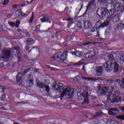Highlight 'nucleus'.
<instances>
[{"label": "nucleus", "instance_id": "nucleus-6", "mask_svg": "<svg viewBox=\"0 0 124 124\" xmlns=\"http://www.w3.org/2000/svg\"><path fill=\"white\" fill-rule=\"evenodd\" d=\"M95 3L94 2H91L89 3L86 11L84 14H87V12H93V10H95Z\"/></svg>", "mask_w": 124, "mask_h": 124}, {"label": "nucleus", "instance_id": "nucleus-30", "mask_svg": "<svg viewBox=\"0 0 124 124\" xmlns=\"http://www.w3.org/2000/svg\"><path fill=\"white\" fill-rule=\"evenodd\" d=\"M29 84L30 85V86H33V81L32 80H30Z\"/></svg>", "mask_w": 124, "mask_h": 124}, {"label": "nucleus", "instance_id": "nucleus-48", "mask_svg": "<svg viewBox=\"0 0 124 124\" xmlns=\"http://www.w3.org/2000/svg\"><path fill=\"white\" fill-rule=\"evenodd\" d=\"M34 0H32L30 2V3H31V2H32V1H34Z\"/></svg>", "mask_w": 124, "mask_h": 124}, {"label": "nucleus", "instance_id": "nucleus-38", "mask_svg": "<svg viewBox=\"0 0 124 124\" xmlns=\"http://www.w3.org/2000/svg\"><path fill=\"white\" fill-rule=\"evenodd\" d=\"M0 88H1L0 92L2 93V92H3V87H1V86H0Z\"/></svg>", "mask_w": 124, "mask_h": 124}, {"label": "nucleus", "instance_id": "nucleus-41", "mask_svg": "<svg viewBox=\"0 0 124 124\" xmlns=\"http://www.w3.org/2000/svg\"><path fill=\"white\" fill-rule=\"evenodd\" d=\"M100 34L99 33L97 32V35H96V37H99L100 36Z\"/></svg>", "mask_w": 124, "mask_h": 124}, {"label": "nucleus", "instance_id": "nucleus-19", "mask_svg": "<svg viewBox=\"0 0 124 124\" xmlns=\"http://www.w3.org/2000/svg\"><path fill=\"white\" fill-rule=\"evenodd\" d=\"M15 16L17 18L22 16V11L20 10L16 11V12Z\"/></svg>", "mask_w": 124, "mask_h": 124}, {"label": "nucleus", "instance_id": "nucleus-52", "mask_svg": "<svg viewBox=\"0 0 124 124\" xmlns=\"http://www.w3.org/2000/svg\"><path fill=\"white\" fill-rule=\"evenodd\" d=\"M1 46V45L0 44V46Z\"/></svg>", "mask_w": 124, "mask_h": 124}, {"label": "nucleus", "instance_id": "nucleus-43", "mask_svg": "<svg viewBox=\"0 0 124 124\" xmlns=\"http://www.w3.org/2000/svg\"><path fill=\"white\" fill-rule=\"evenodd\" d=\"M52 70H57V69L56 68H52Z\"/></svg>", "mask_w": 124, "mask_h": 124}, {"label": "nucleus", "instance_id": "nucleus-13", "mask_svg": "<svg viewBox=\"0 0 124 124\" xmlns=\"http://www.w3.org/2000/svg\"><path fill=\"white\" fill-rule=\"evenodd\" d=\"M84 24L85 29H90L92 27V22L89 20L85 21Z\"/></svg>", "mask_w": 124, "mask_h": 124}, {"label": "nucleus", "instance_id": "nucleus-11", "mask_svg": "<svg viewBox=\"0 0 124 124\" xmlns=\"http://www.w3.org/2000/svg\"><path fill=\"white\" fill-rule=\"evenodd\" d=\"M26 44L27 46L25 47V49L26 50H29V49L30 48V47L29 46L30 45H32V44H34V41H33V40H32V39H29L27 40L26 42Z\"/></svg>", "mask_w": 124, "mask_h": 124}, {"label": "nucleus", "instance_id": "nucleus-39", "mask_svg": "<svg viewBox=\"0 0 124 124\" xmlns=\"http://www.w3.org/2000/svg\"><path fill=\"white\" fill-rule=\"evenodd\" d=\"M82 70L83 72H85V66H83Z\"/></svg>", "mask_w": 124, "mask_h": 124}, {"label": "nucleus", "instance_id": "nucleus-20", "mask_svg": "<svg viewBox=\"0 0 124 124\" xmlns=\"http://www.w3.org/2000/svg\"><path fill=\"white\" fill-rule=\"evenodd\" d=\"M75 55L77 56V57H82V55H83V53H82V52L80 51H77L75 52Z\"/></svg>", "mask_w": 124, "mask_h": 124}, {"label": "nucleus", "instance_id": "nucleus-49", "mask_svg": "<svg viewBox=\"0 0 124 124\" xmlns=\"http://www.w3.org/2000/svg\"><path fill=\"white\" fill-rule=\"evenodd\" d=\"M113 12V10H110V12Z\"/></svg>", "mask_w": 124, "mask_h": 124}, {"label": "nucleus", "instance_id": "nucleus-55", "mask_svg": "<svg viewBox=\"0 0 124 124\" xmlns=\"http://www.w3.org/2000/svg\"><path fill=\"white\" fill-rule=\"evenodd\" d=\"M112 109L115 110V109Z\"/></svg>", "mask_w": 124, "mask_h": 124}, {"label": "nucleus", "instance_id": "nucleus-14", "mask_svg": "<svg viewBox=\"0 0 124 124\" xmlns=\"http://www.w3.org/2000/svg\"><path fill=\"white\" fill-rule=\"evenodd\" d=\"M100 12H101L102 17H105L107 13H108V10L105 8H102Z\"/></svg>", "mask_w": 124, "mask_h": 124}, {"label": "nucleus", "instance_id": "nucleus-40", "mask_svg": "<svg viewBox=\"0 0 124 124\" xmlns=\"http://www.w3.org/2000/svg\"><path fill=\"white\" fill-rule=\"evenodd\" d=\"M70 54H71L72 55H75V52H73V51H71Z\"/></svg>", "mask_w": 124, "mask_h": 124}, {"label": "nucleus", "instance_id": "nucleus-36", "mask_svg": "<svg viewBox=\"0 0 124 124\" xmlns=\"http://www.w3.org/2000/svg\"><path fill=\"white\" fill-rule=\"evenodd\" d=\"M63 45L64 46H66L67 45V41L64 42Z\"/></svg>", "mask_w": 124, "mask_h": 124}, {"label": "nucleus", "instance_id": "nucleus-16", "mask_svg": "<svg viewBox=\"0 0 124 124\" xmlns=\"http://www.w3.org/2000/svg\"><path fill=\"white\" fill-rule=\"evenodd\" d=\"M40 20L42 23H45V22H49V23H51V20H50V19H49V17H48V16L41 18Z\"/></svg>", "mask_w": 124, "mask_h": 124}, {"label": "nucleus", "instance_id": "nucleus-18", "mask_svg": "<svg viewBox=\"0 0 124 124\" xmlns=\"http://www.w3.org/2000/svg\"><path fill=\"white\" fill-rule=\"evenodd\" d=\"M20 75H21L20 73L17 74L16 80L17 83H18V84H22V79H21V78H20V77H19Z\"/></svg>", "mask_w": 124, "mask_h": 124}, {"label": "nucleus", "instance_id": "nucleus-17", "mask_svg": "<svg viewBox=\"0 0 124 124\" xmlns=\"http://www.w3.org/2000/svg\"><path fill=\"white\" fill-rule=\"evenodd\" d=\"M11 52H16L17 53L20 54V48L19 46H16L14 48H12L10 50Z\"/></svg>", "mask_w": 124, "mask_h": 124}, {"label": "nucleus", "instance_id": "nucleus-1", "mask_svg": "<svg viewBox=\"0 0 124 124\" xmlns=\"http://www.w3.org/2000/svg\"><path fill=\"white\" fill-rule=\"evenodd\" d=\"M52 90L56 91L57 93L62 92L60 98L61 100H62L63 98H66L67 99L71 98L74 94V92L70 87H66L56 81L52 85Z\"/></svg>", "mask_w": 124, "mask_h": 124}, {"label": "nucleus", "instance_id": "nucleus-24", "mask_svg": "<svg viewBox=\"0 0 124 124\" xmlns=\"http://www.w3.org/2000/svg\"><path fill=\"white\" fill-rule=\"evenodd\" d=\"M108 0H99L98 2L99 3L102 4V3H107Z\"/></svg>", "mask_w": 124, "mask_h": 124}, {"label": "nucleus", "instance_id": "nucleus-44", "mask_svg": "<svg viewBox=\"0 0 124 124\" xmlns=\"http://www.w3.org/2000/svg\"><path fill=\"white\" fill-rule=\"evenodd\" d=\"M84 102H85V103H88V100L85 99V101H84Z\"/></svg>", "mask_w": 124, "mask_h": 124}, {"label": "nucleus", "instance_id": "nucleus-5", "mask_svg": "<svg viewBox=\"0 0 124 124\" xmlns=\"http://www.w3.org/2000/svg\"><path fill=\"white\" fill-rule=\"evenodd\" d=\"M64 54H65V52L63 53L58 52L56 53L52 57V59L53 61H56V62H60L61 61H64V58H65V56H64Z\"/></svg>", "mask_w": 124, "mask_h": 124}, {"label": "nucleus", "instance_id": "nucleus-51", "mask_svg": "<svg viewBox=\"0 0 124 124\" xmlns=\"http://www.w3.org/2000/svg\"><path fill=\"white\" fill-rule=\"evenodd\" d=\"M26 34L28 35V36H29V33H27Z\"/></svg>", "mask_w": 124, "mask_h": 124}, {"label": "nucleus", "instance_id": "nucleus-12", "mask_svg": "<svg viewBox=\"0 0 124 124\" xmlns=\"http://www.w3.org/2000/svg\"><path fill=\"white\" fill-rule=\"evenodd\" d=\"M8 24L12 27V28H14V27H16V28H19V25H20V21L16 20V23H15L14 22H9Z\"/></svg>", "mask_w": 124, "mask_h": 124}, {"label": "nucleus", "instance_id": "nucleus-31", "mask_svg": "<svg viewBox=\"0 0 124 124\" xmlns=\"http://www.w3.org/2000/svg\"><path fill=\"white\" fill-rule=\"evenodd\" d=\"M106 121L108 124H111V123H112V124H114V121H110L109 120H107V119H106Z\"/></svg>", "mask_w": 124, "mask_h": 124}, {"label": "nucleus", "instance_id": "nucleus-46", "mask_svg": "<svg viewBox=\"0 0 124 124\" xmlns=\"http://www.w3.org/2000/svg\"><path fill=\"white\" fill-rule=\"evenodd\" d=\"M121 110L124 112V107L121 108Z\"/></svg>", "mask_w": 124, "mask_h": 124}, {"label": "nucleus", "instance_id": "nucleus-28", "mask_svg": "<svg viewBox=\"0 0 124 124\" xmlns=\"http://www.w3.org/2000/svg\"><path fill=\"white\" fill-rule=\"evenodd\" d=\"M9 3V0H5L3 3V5H6L8 3Z\"/></svg>", "mask_w": 124, "mask_h": 124}, {"label": "nucleus", "instance_id": "nucleus-54", "mask_svg": "<svg viewBox=\"0 0 124 124\" xmlns=\"http://www.w3.org/2000/svg\"><path fill=\"white\" fill-rule=\"evenodd\" d=\"M77 15H78V14H77Z\"/></svg>", "mask_w": 124, "mask_h": 124}, {"label": "nucleus", "instance_id": "nucleus-34", "mask_svg": "<svg viewBox=\"0 0 124 124\" xmlns=\"http://www.w3.org/2000/svg\"><path fill=\"white\" fill-rule=\"evenodd\" d=\"M87 37L88 38H91V37H93V35H92L91 34H88L87 35Z\"/></svg>", "mask_w": 124, "mask_h": 124}, {"label": "nucleus", "instance_id": "nucleus-23", "mask_svg": "<svg viewBox=\"0 0 124 124\" xmlns=\"http://www.w3.org/2000/svg\"><path fill=\"white\" fill-rule=\"evenodd\" d=\"M63 21H67V22H72V21H75V18H71V17H69L67 19H63Z\"/></svg>", "mask_w": 124, "mask_h": 124}, {"label": "nucleus", "instance_id": "nucleus-25", "mask_svg": "<svg viewBox=\"0 0 124 124\" xmlns=\"http://www.w3.org/2000/svg\"><path fill=\"white\" fill-rule=\"evenodd\" d=\"M117 119L118 120H124V115H121L116 117Z\"/></svg>", "mask_w": 124, "mask_h": 124}, {"label": "nucleus", "instance_id": "nucleus-4", "mask_svg": "<svg viewBox=\"0 0 124 124\" xmlns=\"http://www.w3.org/2000/svg\"><path fill=\"white\" fill-rule=\"evenodd\" d=\"M94 58V52L90 51L89 53H86L83 55V59L77 63L78 65L85 63V62H87L88 60H93Z\"/></svg>", "mask_w": 124, "mask_h": 124}, {"label": "nucleus", "instance_id": "nucleus-35", "mask_svg": "<svg viewBox=\"0 0 124 124\" xmlns=\"http://www.w3.org/2000/svg\"><path fill=\"white\" fill-rule=\"evenodd\" d=\"M108 82L109 83V84H112V83H113V81L112 80H108Z\"/></svg>", "mask_w": 124, "mask_h": 124}, {"label": "nucleus", "instance_id": "nucleus-53", "mask_svg": "<svg viewBox=\"0 0 124 124\" xmlns=\"http://www.w3.org/2000/svg\"><path fill=\"white\" fill-rule=\"evenodd\" d=\"M108 20L109 21V18H108Z\"/></svg>", "mask_w": 124, "mask_h": 124}, {"label": "nucleus", "instance_id": "nucleus-29", "mask_svg": "<svg viewBox=\"0 0 124 124\" xmlns=\"http://www.w3.org/2000/svg\"><path fill=\"white\" fill-rule=\"evenodd\" d=\"M78 28H79V29H81L82 28V23L80 22H78Z\"/></svg>", "mask_w": 124, "mask_h": 124}, {"label": "nucleus", "instance_id": "nucleus-33", "mask_svg": "<svg viewBox=\"0 0 124 124\" xmlns=\"http://www.w3.org/2000/svg\"><path fill=\"white\" fill-rule=\"evenodd\" d=\"M97 31V28L96 27H93L92 28V31Z\"/></svg>", "mask_w": 124, "mask_h": 124}, {"label": "nucleus", "instance_id": "nucleus-10", "mask_svg": "<svg viewBox=\"0 0 124 124\" xmlns=\"http://www.w3.org/2000/svg\"><path fill=\"white\" fill-rule=\"evenodd\" d=\"M10 57V50H5L3 51L2 56L1 58L2 59H7V58H9Z\"/></svg>", "mask_w": 124, "mask_h": 124}, {"label": "nucleus", "instance_id": "nucleus-26", "mask_svg": "<svg viewBox=\"0 0 124 124\" xmlns=\"http://www.w3.org/2000/svg\"><path fill=\"white\" fill-rule=\"evenodd\" d=\"M34 15V13L32 14V16L31 17V18L30 21H29V23H32V21H33V18H34V16H33Z\"/></svg>", "mask_w": 124, "mask_h": 124}, {"label": "nucleus", "instance_id": "nucleus-42", "mask_svg": "<svg viewBox=\"0 0 124 124\" xmlns=\"http://www.w3.org/2000/svg\"><path fill=\"white\" fill-rule=\"evenodd\" d=\"M28 71H29V69H27L25 71L24 74H22V75H24V74H26V73H27V72H28Z\"/></svg>", "mask_w": 124, "mask_h": 124}, {"label": "nucleus", "instance_id": "nucleus-27", "mask_svg": "<svg viewBox=\"0 0 124 124\" xmlns=\"http://www.w3.org/2000/svg\"><path fill=\"white\" fill-rule=\"evenodd\" d=\"M108 115H110L111 116H115L116 113L113 112L112 111H108Z\"/></svg>", "mask_w": 124, "mask_h": 124}, {"label": "nucleus", "instance_id": "nucleus-22", "mask_svg": "<svg viewBox=\"0 0 124 124\" xmlns=\"http://www.w3.org/2000/svg\"><path fill=\"white\" fill-rule=\"evenodd\" d=\"M76 19L75 18V21H70V23L68 24V28H70L71 27H72L73 25H74V22H76Z\"/></svg>", "mask_w": 124, "mask_h": 124}, {"label": "nucleus", "instance_id": "nucleus-21", "mask_svg": "<svg viewBox=\"0 0 124 124\" xmlns=\"http://www.w3.org/2000/svg\"><path fill=\"white\" fill-rule=\"evenodd\" d=\"M81 96H83V97H84V98H88L89 96V95L88 93L86 92L85 93H82Z\"/></svg>", "mask_w": 124, "mask_h": 124}, {"label": "nucleus", "instance_id": "nucleus-32", "mask_svg": "<svg viewBox=\"0 0 124 124\" xmlns=\"http://www.w3.org/2000/svg\"><path fill=\"white\" fill-rule=\"evenodd\" d=\"M119 57L120 58V59H119V60H121L122 62H124V58H123V56L121 55H119Z\"/></svg>", "mask_w": 124, "mask_h": 124}, {"label": "nucleus", "instance_id": "nucleus-45", "mask_svg": "<svg viewBox=\"0 0 124 124\" xmlns=\"http://www.w3.org/2000/svg\"><path fill=\"white\" fill-rule=\"evenodd\" d=\"M89 45V43H86L84 44L83 45H84V46H85V45Z\"/></svg>", "mask_w": 124, "mask_h": 124}, {"label": "nucleus", "instance_id": "nucleus-3", "mask_svg": "<svg viewBox=\"0 0 124 124\" xmlns=\"http://www.w3.org/2000/svg\"><path fill=\"white\" fill-rule=\"evenodd\" d=\"M106 69L108 71H111L114 69V72H118L119 71V64L116 62H112L110 61H107L104 65Z\"/></svg>", "mask_w": 124, "mask_h": 124}, {"label": "nucleus", "instance_id": "nucleus-2", "mask_svg": "<svg viewBox=\"0 0 124 124\" xmlns=\"http://www.w3.org/2000/svg\"><path fill=\"white\" fill-rule=\"evenodd\" d=\"M114 88L113 87H109L108 88L103 87L100 93L102 94H105L107 93H109V95L108 96L107 99L110 102H119L120 100H122V98L120 96H117L116 93L113 92Z\"/></svg>", "mask_w": 124, "mask_h": 124}, {"label": "nucleus", "instance_id": "nucleus-47", "mask_svg": "<svg viewBox=\"0 0 124 124\" xmlns=\"http://www.w3.org/2000/svg\"><path fill=\"white\" fill-rule=\"evenodd\" d=\"M17 31H18V32H20V31H21V29H18Z\"/></svg>", "mask_w": 124, "mask_h": 124}, {"label": "nucleus", "instance_id": "nucleus-8", "mask_svg": "<svg viewBox=\"0 0 124 124\" xmlns=\"http://www.w3.org/2000/svg\"><path fill=\"white\" fill-rule=\"evenodd\" d=\"M45 84L40 82V81L37 82V87L41 88V89L43 88L46 87V92H49L50 91V87L46 85V81H45Z\"/></svg>", "mask_w": 124, "mask_h": 124}, {"label": "nucleus", "instance_id": "nucleus-9", "mask_svg": "<svg viewBox=\"0 0 124 124\" xmlns=\"http://www.w3.org/2000/svg\"><path fill=\"white\" fill-rule=\"evenodd\" d=\"M96 26H98L99 29L100 28H105L106 27H107V26H109V22L107 21L101 24L100 21H98L96 23Z\"/></svg>", "mask_w": 124, "mask_h": 124}, {"label": "nucleus", "instance_id": "nucleus-7", "mask_svg": "<svg viewBox=\"0 0 124 124\" xmlns=\"http://www.w3.org/2000/svg\"><path fill=\"white\" fill-rule=\"evenodd\" d=\"M79 78V79H82V80H86V81H97L98 80H100V79H99V78H88V77H84V76H77L76 77V78H75V80H76V79H77V78Z\"/></svg>", "mask_w": 124, "mask_h": 124}, {"label": "nucleus", "instance_id": "nucleus-15", "mask_svg": "<svg viewBox=\"0 0 124 124\" xmlns=\"http://www.w3.org/2000/svg\"><path fill=\"white\" fill-rule=\"evenodd\" d=\"M96 72L99 76L100 75H101L102 74V72H103V70L102 69V67H98V68H96Z\"/></svg>", "mask_w": 124, "mask_h": 124}, {"label": "nucleus", "instance_id": "nucleus-37", "mask_svg": "<svg viewBox=\"0 0 124 124\" xmlns=\"http://www.w3.org/2000/svg\"><path fill=\"white\" fill-rule=\"evenodd\" d=\"M120 10H122V8H121V6H119L118 7V11H120Z\"/></svg>", "mask_w": 124, "mask_h": 124}, {"label": "nucleus", "instance_id": "nucleus-50", "mask_svg": "<svg viewBox=\"0 0 124 124\" xmlns=\"http://www.w3.org/2000/svg\"><path fill=\"white\" fill-rule=\"evenodd\" d=\"M14 124H21L20 123H14Z\"/></svg>", "mask_w": 124, "mask_h": 124}]
</instances>
